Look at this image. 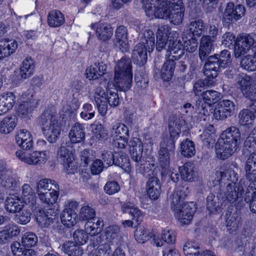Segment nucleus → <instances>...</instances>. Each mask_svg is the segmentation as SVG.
Wrapping results in <instances>:
<instances>
[{"label": "nucleus", "mask_w": 256, "mask_h": 256, "mask_svg": "<svg viewBox=\"0 0 256 256\" xmlns=\"http://www.w3.org/2000/svg\"><path fill=\"white\" fill-rule=\"evenodd\" d=\"M174 116L168 120L170 136L166 137L160 143L158 152V161L162 168L167 169L170 166V158L175 152V142L180 136L181 126Z\"/></svg>", "instance_id": "obj_1"}, {"label": "nucleus", "mask_w": 256, "mask_h": 256, "mask_svg": "<svg viewBox=\"0 0 256 256\" xmlns=\"http://www.w3.org/2000/svg\"><path fill=\"white\" fill-rule=\"evenodd\" d=\"M187 188H177L171 196L172 208L174 215L184 224H188L192 220L196 208L193 202L184 203V200L188 195Z\"/></svg>", "instance_id": "obj_2"}, {"label": "nucleus", "mask_w": 256, "mask_h": 256, "mask_svg": "<svg viewBox=\"0 0 256 256\" xmlns=\"http://www.w3.org/2000/svg\"><path fill=\"white\" fill-rule=\"evenodd\" d=\"M240 136L236 126H230L224 131L216 144L218 158L224 160L232 155L238 148Z\"/></svg>", "instance_id": "obj_3"}, {"label": "nucleus", "mask_w": 256, "mask_h": 256, "mask_svg": "<svg viewBox=\"0 0 256 256\" xmlns=\"http://www.w3.org/2000/svg\"><path fill=\"white\" fill-rule=\"evenodd\" d=\"M40 124L43 134L50 143L55 142L59 138L61 124L56 112L50 110H45L40 117Z\"/></svg>", "instance_id": "obj_4"}, {"label": "nucleus", "mask_w": 256, "mask_h": 256, "mask_svg": "<svg viewBox=\"0 0 256 256\" xmlns=\"http://www.w3.org/2000/svg\"><path fill=\"white\" fill-rule=\"evenodd\" d=\"M244 169L246 172V177L248 180L251 182L246 189V194L250 193V190H253L252 194L250 200H248L245 198V201L249 202L250 210L256 214V188L254 182H256V152L250 154L246 161Z\"/></svg>", "instance_id": "obj_5"}, {"label": "nucleus", "mask_w": 256, "mask_h": 256, "mask_svg": "<svg viewBox=\"0 0 256 256\" xmlns=\"http://www.w3.org/2000/svg\"><path fill=\"white\" fill-rule=\"evenodd\" d=\"M154 47V34L152 30H148L144 34L142 41L136 44L132 50V58L134 63L140 67L144 66L147 61V52L152 50Z\"/></svg>", "instance_id": "obj_6"}, {"label": "nucleus", "mask_w": 256, "mask_h": 256, "mask_svg": "<svg viewBox=\"0 0 256 256\" xmlns=\"http://www.w3.org/2000/svg\"><path fill=\"white\" fill-rule=\"evenodd\" d=\"M247 182L245 180L241 179L238 183L233 182L228 184L226 190L222 194V200H227L230 203L236 204L242 200V194L244 190L247 186ZM238 206V205L236 206Z\"/></svg>", "instance_id": "obj_7"}, {"label": "nucleus", "mask_w": 256, "mask_h": 256, "mask_svg": "<svg viewBox=\"0 0 256 256\" xmlns=\"http://www.w3.org/2000/svg\"><path fill=\"white\" fill-rule=\"evenodd\" d=\"M16 156L22 162L30 165H44L49 158L48 152L46 151H34L27 153L22 150H17Z\"/></svg>", "instance_id": "obj_8"}, {"label": "nucleus", "mask_w": 256, "mask_h": 256, "mask_svg": "<svg viewBox=\"0 0 256 256\" xmlns=\"http://www.w3.org/2000/svg\"><path fill=\"white\" fill-rule=\"evenodd\" d=\"M246 13L245 7L242 4L234 5L233 2L227 4L223 13L222 22L224 26H228L240 20Z\"/></svg>", "instance_id": "obj_9"}, {"label": "nucleus", "mask_w": 256, "mask_h": 256, "mask_svg": "<svg viewBox=\"0 0 256 256\" xmlns=\"http://www.w3.org/2000/svg\"><path fill=\"white\" fill-rule=\"evenodd\" d=\"M202 100H198L196 106L198 112L204 116L208 114V108L212 104H215L220 99V94L216 90H210L202 92Z\"/></svg>", "instance_id": "obj_10"}, {"label": "nucleus", "mask_w": 256, "mask_h": 256, "mask_svg": "<svg viewBox=\"0 0 256 256\" xmlns=\"http://www.w3.org/2000/svg\"><path fill=\"white\" fill-rule=\"evenodd\" d=\"M256 38L250 34H244L238 37L234 46V56L239 58L246 54L256 45Z\"/></svg>", "instance_id": "obj_11"}, {"label": "nucleus", "mask_w": 256, "mask_h": 256, "mask_svg": "<svg viewBox=\"0 0 256 256\" xmlns=\"http://www.w3.org/2000/svg\"><path fill=\"white\" fill-rule=\"evenodd\" d=\"M256 38L250 34H244L238 37L234 46V56L239 58L246 54L256 45Z\"/></svg>", "instance_id": "obj_12"}, {"label": "nucleus", "mask_w": 256, "mask_h": 256, "mask_svg": "<svg viewBox=\"0 0 256 256\" xmlns=\"http://www.w3.org/2000/svg\"><path fill=\"white\" fill-rule=\"evenodd\" d=\"M256 38L250 34H244L238 37L234 46V56L239 58L246 54L256 45Z\"/></svg>", "instance_id": "obj_13"}, {"label": "nucleus", "mask_w": 256, "mask_h": 256, "mask_svg": "<svg viewBox=\"0 0 256 256\" xmlns=\"http://www.w3.org/2000/svg\"><path fill=\"white\" fill-rule=\"evenodd\" d=\"M204 62V74L206 77L210 78L207 84H214V79L218 76L220 68H222L218 62V55L208 56Z\"/></svg>", "instance_id": "obj_14"}, {"label": "nucleus", "mask_w": 256, "mask_h": 256, "mask_svg": "<svg viewBox=\"0 0 256 256\" xmlns=\"http://www.w3.org/2000/svg\"><path fill=\"white\" fill-rule=\"evenodd\" d=\"M236 106L232 100H224L220 101L214 110V116L218 120H224L234 114Z\"/></svg>", "instance_id": "obj_15"}, {"label": "nucleus", "mask_w": 256, "mask_h": 256, "mask_svg": "<svg viewBox=\"0 0 256 256\" xmlns=\"http://www.w3.org/2000/svg\"><path fill=\"white\" fill-rule=\"evenodd\" d=\"M58 159L68 170L74 171L77 169L74 156L70 146H66L62 143L58 150Z\"/></svg>", "instance_id": "obj_16"}, {"label": "nucleus", "mask_w": 256, "mask_h": 256, "mask_svg": "<svg viewBox=\"0 0 256 256\" xmlns=\"http://www.w3.org/2000/svg\"><path fill=\"white\" fill-rule=\"evenodd\" d=\"M23 98H28L27 100L22 102L18 108V115L22 118L28 116L37 107L38 100L34 98L32 94L25 92L22 96Z\"/></svg>", "instance_id": "obj_17"}, {"label": "nucleus", "mask_w": 256, "mask_h": 256, "mask_svg": "<svg viewBox=\"0 0 256 256\" xmlns=\"http://www.w3.org/2000/svg\"><path fill=\"white\" fill-rule=\"evenodd\" d=\"M90 28L95 30L98 38L103 42L108 41L113 35V28L108 24L92 23L90 25Z\"/></svg>", "instance_id": "obj_18"}, {"label": "nucleus", "mask_w": 256, "mask_h": 256, "mask_svg": "<svg viewBox=\"0 0 256 256\" xmlns=\"http://www.w3.org/2000/svg\"><path fill=\"white\" fill-rule=\"evenodd\" d=\"M54 208H48L45 211L40 209L36 212V218L37 222L42 228H48L53 222V217L56 216Z\"/></svg>", "instance_id": "obj_19"}, {"label": "nucleus", "mask_w": 256, "mask_h": 256, "mask_svg": "<svg viewBox=\"0 0 256 256\" xmlns=\"http://www.w3.org/2000/svg\"><path fill=\"white\" fill-rule=\"evenodd\" d=\"M114 42L118 44L120 50L122 52H126L129 50V45L128 40V30L124 26H118L115 32Z\"/></svg>", "instance_id": "obj_20"}, {"label": "nucleus", "mask_w": 256, "mask_h": 256, "mask_svg": "<svg viewBox=\"0 0 256 256\" xmlns=\"http://www.w3.org/2000/svg\"><path fill=\"white\" fill-rule=\"evenodd\" d=\"M214 40L208 36H203L200 40L198 50V56L201 62H204L207 60L208 56L214 49Z\"/></svg>", "instance_id": "obj_21"}, {"label": "nucleus", "mask_w": 256, "mask_h": 256, "mask_svg": "<svg viewBox=\"0 0 256 256\" xmlns=\"http://www.w3.org/2000/svg\"><path fill=\"white\" fill-rule=\"evenodd\" d=\"M16 140L18 145L24 150H28L33 146L32 136L26 129H21L17 132Z\"/></svg>", "instance_id": "obj_22"}, {"label": "nucleus", "mask_w": 256, "mask_h": 256, "mask_svg": "<svg viewBox=\"0 0 256 256\" xmlns=\"http://www.w3.org/2000/svg\"><path fill=\"white\" fill-rule=\"evenodd\" d=\"M146 185L147 194L150 198L158 199L161 193L160 183L158 178L155 176L149 178Z\"/></svg>", "instance_id": "obj_23"}, {"label": "nucleus", "mask_w": 256, "mask_h": 256, "mask_svg": "<svg viewBox=\"0 0 256 256\" xmlns=\"http://www.w3.org/2000/svg\"><path fill=\"white\" fill-rule=\"evenodd\" d=\"M238 84L243 94L246 98H250L256 94L254 92L251 78L247 75L240 76L238 78Z\"/></svg>", "instance_id": "obj_24"}, {"label": "nucleus", "mask_w": 256, "mask_h": 256, "mask_svg": "<svg viewBox=\"0 0 256 256\" xmlns=\"http://www.w3.org/2000/svg\"><path fill=\"white\" fill-rule=\"evenodd\" d=\"M222 192H220L216 196L210 194L206 198V208L210 213H216L221 210L223 206L222 200Z\"/></svg>", "instance_id": "obj_25"}, {"label": "nucleus", "mask_w": 256, "mask_h": 256, "mask_svg": "<svg viewBox=\"0 0 256 256\" xmlns=\"http://www.w3.org/2000/svg\"><path fill=\"white\" fill-rule=\"evenodd\" d=\"M168 48L170 54L168 56L167 54V58L174 60V62L179 59L184 53V46L180 40H176L172 42V40H170Z\"/></svg>", "instance_id": "obj_26"}, {"label": "nucleus", "mask_w": 256, "mask_h": 256, "mask_svg": "<svg viewBox=\"0 0 256 256\" xmlns=\"http://www.w3.org/2000/svg\"><path fill=\"white\" fill-rule=\"evenodd\" d=\"M114 74L132 75L131 60L123 56L118 60L114 68Z\"/></svg>", "instance_id": "obj_27"}, {"label": "nucleus", "mask_w": 256, "mask_h": 256, "mask_svg": "<svg viewBox=\"0 0 256 256\" xmlns=\"http://www.w3.org/2000/svg\"><path fill=\"white\" fill-rule=\"evenodd\" d=\"M241 218L240 214L237 212H234L232 214H226V226L229 233L234 234L237 232L242 224Z\"/></svg>", "instance_id": "obj_28"}, {"label": "nucleus", "mask_w": 256, "mask_h": 256, "mask_svg": "<svg viewBox=\"0 0 256 256\" xmlns=\"http://www.w3.org/2000/svg\"><path fill=\"white\" fill-rule=\"evenodd\" d=\"M68 136L73 144L83 141L85 138L84 125L78 122L74 124L70 131Z\"/></svg>", "instance_id": "obj_29"}, {"label": "nucleus", "mask_w": 256, "mask_h": 256, "mask_svg": "<svg viewBox=\"0 0 256 256\" xmlns=\"http://www.w3.org/2000/svg\"><path fill=\"white\" fill-rule=\"evenodd\" d=\"M132 75L114 74V84L120 91H127L132 86Z\"/></svg>", "instance_id": "obj_30"}, {"label": "nucleus", "mask_w": 256, "mask_h": 256, "mask_svg": "<svg viewBox=\"0 0 256 256\" xmlns=\"http://www.w3.org/2000/svg\"><path fill=\"white\" fill-rule=\"evenodd\" d=\"M106 68V64L100 62L95 63L86 69V76L90 80L98 79L104 74Z\"/></svg>", "instance_id": "obj_31"}, {"label": "nucleus", "mask_w": 256, "mask_h": 256, "mask_svg": "<svg viewBox=\"0 0 256 256\" xmlns=\"http://www.w3.org/2000/svg\"><path fill=\"white\" fill-rule=\"evenodd\" d=\"M121 210L123 213L128 212L138 224L142 221L143 216L141 211L132 202H128L122 204Z\"/></svg>", "instance_id": "obj_32"}, {"label": "nucleus", "mask_w": 256, "mask_h": 256, "mask_svg": "<svg viewBox=\"0 0 256 256\" xmlns=\"http://www.w3.org/2000/svg\"><path fill=\"white\" fill-rule=\"evenodd\" d=\"M166 60L162 68L160 76L164 81H169L173 76L176 62L174 60L167 58V54L166 55Z\"/></svg>", "instance_id": "obj_33"}, {"label": "nucleus", "mask_w": 256, "mask_h": 256, "mask_svg": "<svg viewBox=\"0 0 256 256\" xmlns=\"http://www.w3.org/2000/svg\"><path fill=\"white\" fill-rule=\"evenodd\" d=\"M103 220L101 218H94L87 221L85 224V229L92 236L98 234L102 230Z\"/></svg>", "instance_id": "obj_34"}, {"label": "nucleus", "mask_w": 256, "mask_h": 256, "mask_svg": "<svg viewBox=\"0 0 256 256\" xmlns=\"http://www.w3.org/2000/svg\"><path fill=\"white\" fill-rule=\"evenodd\" d=\"M54 189L59 190V186L54 180L48 178L40 180L37 184L36 192L37 194L52 191Z\"/></svg>", "instance_id": "obj_35"}, {"label": "nucleus", "mask_w": 256, "mask_h": 256, "mask_svg": "<svg viewBox=\"0 0 256 256\" xmlns=\"http://www.w3.org/2000/svg\"><path fill=\"white\" fill-rule=\"evenodd\" d=\"M24 202L20 198L14 196L8 197L6 201L5 208L10 212L16 213L20 212L24 207Z\"/></svg>", "instance_id": "obj_36"}, {"label": "nucleus", "mask_w": 256, "mask_h": 256, "mask_svg": "<svg viewBox=\"0 0 256 256\" xmlns=\"http://www.w3.org/2000/svg\"><path fill=\"white\" fill-rule=\"evenodd\" d=\"M22 196L24 203L32 206L36 202L34 190L28 184H24L22 188Z\"/></svg>", "instance_id": "obj_37"}, {"label": "nucleus", "mask_w": 256, "mask_h": 256, "mask_svg": "<svg viewBox=\"0 0 256 256\" xmlns=\"http://www.w3.org/2000/svg\"><path fill=\"white\" fill-rule=\"evenodd\" d=\"M17 124L16 120L12 116L4 117L0 122V133L7 134L10 133Z\"/></svg>", "instance_id": "obj_38"}, {"label": "nucleus", "mask_w": 256, "mask_h": 256, "mask_svg": "<svg viewBox=\"0 0 256 256\" xmlns=\"http://www.w3.org/2000/svg\"><path fill=\"white\" fill-rule=\"evenodd\" d=\"M0 184L6 190H14L16 189L20 184V178L15 175L6 174L3 177H0Z\"/></svg>", "instance_id": "obj_39"}, {"label": "nucleus", "mask_w": 256, "mask_h": 256, "mask_svg": "<svg viewBox=\"0 0 256 256\" xmlns=\"http://www.w3.org/2000/svg\"><path fill=\"white\" fill-rule=\"evenodd\" d=\"M40 202L48 206L55 204L59 196V190L54 189L52 191L46 192L38 194Z\"/></svg>", "instance_id": "obj_40"}, {"label": "nucleus", "mask_w": 256, "mask_h": 256, "mask_svg": "<svg viewBox=\"0 0 256 256\" xmlns=\"http://www.w3.org/2000/svg\"><path fill=\"white\" fill-rule=\"evenodd\" d=\"M188 28L190 37L193 36H200L204 33L206 24L202 20L198 19L190 22Z\"/></svg>", "instance_id": "obj_41"}, {"label": "nucleus", "mask_w": 256, "mask_h": 256, "mask_svg": "<svg viewBox=\"0 0 256 256\" xmlns=\"http://www.w3.org/2000/svg\"><path fill=\"white\" fill-rule=\"evenodd\" d=\"M64 16L58 10L50 12L48 16V22L51 27H59L64 24Z\"/></svg>", "instance_id": "obj_42"}, {"label": "nucleus", "mask_w": 256, "mask_h": 256, "mask_svg": "<svg viewBox=\"0 0 256 256\" xmlns=\"http://www.w3.org/2000/svg\"><path fill=\"white\" fill-rule=\"evenodd\" d=\"M62 250L70 256H82V249L73 242H66L62 246Z\"/></svg>", "instance_id": "obj_43"}, {"label": "nucleus", "mask_w": 256, "mask_h": 256, "mask_svg": "<svg viewBox=\"0 0 256 256\" xmlns=\"http://www.w3.org/2000/svg\"><path fill=\"white\" fill-rule=\"evenodd\" d=\"M152 12L151 16H154L155 18H168L170 12H169L168 1H162L158 6L154 7Z\"/></svg>", "instance_id": "obj_44"}, {"label": "nucleus", "mask_w": 256, "mask_h": 256, "mask_svg": "<svg viewBox=\"0 0 256 256\" xmlns=\"http://www.w3.org/2000/svg\"><path fill=\"white\" fill-rule=\"evenodd\" d=\"M76 214L70 208H65L60 214L62 223L68 227H70L76 223Z\"/></svg>", "instance_id": "obj_45"}, {"label": "nucleus", "mask_w": 256, "mask_h": 256, "mask_svg": "<svg viewBox=\"0 0 256 256\" xmlns=\"http://www.w3.org/2000/svg\"><path fill=\"white\" fill-rule=\"evenodd\" d=\"M134 166L137 172L149 178L155 176L154 174V169L153 168L154 166V164H150L144 160V163H137V164H134Z\"/></svg>", "instance_id": "obj_46"}, {"label": "nucleus", "mask_w": 256, "mask_h": 256, "mask_svg": "<svg viewBox=\"0 0 256 256\" xmlns=\"http://www.w3.org/2000/svg\"><path fill=\"white\" fill-rule=\"evenodd\" d=\"M179 171L181 178L185 181L191 182L196 177L194 166L190 164L186 163L183 166L180 167Z\"/></svg>", "instance_id": "obj_47"}, {"label": "nucleus", "mask_w": 256, "mask_h": 256, "mask_svg": "<svg viewBox=\"0 0 256 256\" xmlns=\"http://www.w3.org/2000/svg\"><path fill=\"white\" fill-rule=\"evenodd\" d=\"M18 48V44L16 41L10 42H0V52H1L2 58L8 56L12 54Z\"/></svg>", "instance_id": "obj_48"}, {"label": "nucleus", "mask_w": 256, "mask_h": 256, "mask_svg": "<svg viewBox=\"0 0 256 256\" xmlns=\"http://www.w3.org/2000/svg\"><path fill=\"white\" fill-rule=\"evenodd\" d=\"M196 150L194 143L186 138L180 144L181 154L185 157L190 158L195 154Z\"/></svg>", "instance_id": "obj_49"}, {"label": "nucleus", "mask_w": 256, "mask_h": 256, "mask_svg": "<svg viewBox=\"0 0 256 256\" xmlns=\"http://www.w3.org/2000/svg\"><path fill=\"white\" fill-rule=\"evenodd\" d=\"M114 164L126 170L129 168L130 160L128 157L125 153L121 151L114 152Z\"/></svg>", "instance_id": "obj_50"}, {"label": "nucleus", "mask_w": 256, "mask_h": 256, "mask_svg": "<svg viewBox=\"0 0 256 256\" xmlns=\"http://www.w3.org/2000/svg\"><path fill=\"white\" fill-rule=\"evenodd\" d=\"M34 66L31 58L24 59L20 68V75L22 78H26L31 76L34 72Z\"/></svg>", "instance_id": "obj_51"}, {"label": "nucleus", "mask_w": 256, "mask_h": 256, "mask_svg": "<svg viewBox=\"0 0 256 256\" xmlns=\"http://www.w3.org/2000/svg\"><path fill=\"white\" fill-rule=\"evenodd\" d=\"M208 35L204 36H208L210 38L216 40L218 38H220L221 34V28H220L219 24L216 19H212V22L208 26Z\"/></svg>", "instance_id": "obj_52"}, {"label": "nucleus", "mask_w": 256, "mask_h": 256, "mask_svg": "<svg viewBox=\"0 0 256 256\" xmlns=\"http://www.w3.org/2000/svg\"><path fill=\"white\" fill-rule=\"evenodd\" d=\"M112 253L110 244L104 242L100 244L97 248L92 250L89 254V256H110Z\"/></svg>", "instance_id": "obj_53"}, {"label": "nucleus", "mask_w": 256, "mask_h": 256, "mask_svg": "<svg viewBox=\"0 0 256 256\" xmlns=\"http://www.w3.org/2000/svg\"><path fill=\"white\" fill-rule=\"evenodd\" d=\"M94 136L98 140H107L108 138V131L105 130L103 126L99 122H94L91 125Z\"/></svg>", "instance_id": "obj_54"}, {"label": "nucleus", "mask_w": 256, "mask_h": 256, "mask_svg": "<svg viewBox=\"0 0 256 256\" xmlns=\"http://www.w3.org/2000/svg\"><path fill=\"white\" fill-rule=\"evenodd\" d=\"M255 117L256 115L250 109H244L240 112L238 114L239 123L242 126L251 124Z\"/></svg>", "instance_id": "obj_55"}, {"label": "nucleus", "mask_w": 256, "mask_h": 256, "mask_svg": "<svg viewBox=\"0 0 256 256\" xmlns=\"http://www.w3.org/2000/svg\"><path fill=\"white\" fill-rule=\"evenodd\" d=\"M111 134L114 137L122 138L129 136L128 128L124 124L118 123L113 126L111 130Z\"/></svg>", "instance_id": "obj_56"}, {"label": "nucleus", "mask_w": 256, "mask_h": 256, "mask_svg": "<svg viewBox=\"0 0 256 256\" xmlns=\"http://www.w3.org/2000/svg\"><path fill=\"white\" fill-rule=\"evenodd\" d=\"M134 80L136 84V88L138 90H144L148 87V80L146 74H140L137 72L135 74Z\"/></svg>", "instance_id": "obj_57"}, {"label": "nucleus", "mask_w": 256, "mask_h": 256, "mask_svg": "<svg viewBox=\"0 0 256 256\" xmlns=\"http://www.w3.org/2000/svg\"><path fill=\"white\" fill-rule=\"evenodd\" d=\"M106 98L107 102L110 106H116L119 104L120 99L116 88H108L106 89Z\"/></svg>", "instance_id": "obj_58"}, {"label": "nucleus", "mask_w": 256, "mask_h": 256, "mask_svg": "<svg viewBox=\"0 0 256 256\" xmlns=\"http://www.w3.org/2000/svg\"><path fill=\"white\" fill-rule=\"evenodd\" d=\"M22 242L24 247H32L37 244L38 237L34 232H26L22 236Z\"/></svg>", "instance_id": "obj_59"}, {"label": "nucleus", "mask_w": 256, "mask_h": 256, "mask_svg": "<svg viewBox=\"0 0 256 256\" xmlns=\"http://www.w3.org/2000/svg\"><path fill=\"white\" fill-rule=\"evenodd\" d=\"M79 216L82 220L89 221L96 218V212L92 207L84 206L80 208Z\"/></svg>", "instance_id": "obj_60"}, {"label": "nucleus", "mask_w": 256, "mask_h": 256, "mask_svg": "<svg viewBox=\"0 0 256 256\" xmlns=\"http://www.w3.org/2000/svg\"><path fill=\"white\" fill-rule=\"evenodd\" d=\"M134 237L138 242L142 244L148 240L151 236L150 235L148 229L140 227L135 230Z\"/></svg>", "instance_id": "obj_61"}, {"label": "nucleus", "mask_w": 256, "mask_h": 256, "mask_svg": "<svg viewBox=\"0 0 256 256\" xmlns=\"http://www.w3.org/2000/svg\"><path fill=\"white\" fill-rule=\"evenodd\" d=\"M242 66L246 70L254 71L256 70V57L250 55L246 56L241 60Z\"/></svg>", "instance_id": "obj_62"}, {"label": "nucleus", "mask_w": 256, "mask_h": 256, "mask_svg": "<svg viewBox=\"0 0 256 256\" xmlns=\"http://www.w3.org/2000/svg\"><path fill=\"white\" fill-rule=\"evenodd\" d=\"M183 249L186 256H198L200 248L197 244L190 242L186 243Z\"/></svg>", "instance_id": "obj_63"}, {"label": "nucleus", "mask_w": 256, "mask_h": 256, "mask_svg": "<svg viewBox=\"0 0 256 256\" xmlns=\"http://www.w3.org/2000/svg\"><path fill=\"white\" fill-rule=\"evenodd\" d=\"M15 96L12 92H6L0 95V101L10 110L15 102Z\"/></svg>", "instance_id": "obj_64"}]
</instances>
